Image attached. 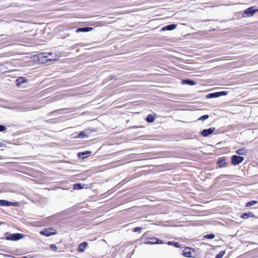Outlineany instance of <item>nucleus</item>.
I'll use <instances>...</instances> for the list:
<instances>
[{
  "label": "nucleus",
  "instance_id": "f257e3e1",
  "mask_svg": "<svg viewBox=\"0 0 258 258\" xmlns=\"http://www.w3.org/2000/svg\"><path fill=\"white\" fill-rule=\"evenodd\" d=\"M19 27V38L24 39L25 42H28L32 40V38L37 34V32L34 30V25L25 22H19L17 24Z\"/></svg>",
  "mask_w": 258,
  "mask_h": 258
},
{
  "label": "nucleus",
  "instance_id": "f03ea898",
  "mask_svg": "<svg viewBox=\"0 0 258 258\" xmlns=\"http://www.w3.org/2000/svg\"><path fill=\"white\" fill-rule=\"evenodd\" d=\"M52 54V53H40L36 55H34L31 57L32 60L39 62L41 63H44L47 62L48 60H51L52 59L54 60L57 59L58 56L56 54L52 57V58H48L49 56Z\"/></svg>",
  "mask_w": 258,
  "mask_h": 258
},
{
  "label": "nucleus",
  "instance_id": "7ed1b4c3",
  "mask_svg": "<svg viewBox=\"0 0 258 258\" xmlns=\"http://www.w3.org/2000/svg\"><path fill=\"white\" fill-rule=\"evenodd\" d=\"M256 12H258V10H254L253 9V7L249 8L244 11L242 14V17L246 18L251 17Z\"/></svg>",
  "mask_w": 258,
  "mask_h": 258
},
{
  "label": "nucleus",
  "instance_id": "20e7f679",
  "mask_svg": "<svg viewBox=\"0 0 258 258\" xmlns=\"http://www.w3.org/2000/svg\"><path fill=\"white\" fill-rule=\"evenodd\" d=\"M244 160V158L243 157L237 156V155H233L231 157V163L233 165H236L241 163Z\"/></svg>",
  "mask_w": 258,
  "mask_h": 258
},
{
  "label": "nucleus",
  "instance_id": "39448f33",
  "mask_svg": "<svg viewBox=\"0 0 258 258\" xmlns=\"http://www.w3.org/2000/svg\"><path fill=\"white\" fill-rule=\"evenodd\" d=\"M28 80L24 77H19L17 78V87L22 86L23 87L27 86V82Z\"/></svg>",
  "mask_w": 258,
  "mask_h": 258
},
{
  "label": "nucleus",
  "instance_id": "423d86ee",
  "mask_svg": "<svg viewBox=\"0 0 258 258\" xmlns=\"http://www.w3.org/2000/svg\"><path fill=\"white\" fill-rule=\"evenodd\" d=\"M56 232L54 230L50 228V229H45L41 231H40V234L46 236H49L51 235H53L55 234Z\"/></svg>",
  "mask_w": 258,
  "mask_h": 258
},
{
  "label": "nucleus",
  "instance_id": "0eeeda50",
  "mask_svg": "<svg viewBox=\"0 0 258 258\" xmlns=\"http://www.w3.org/2000/svg\"><path fill=\"white\" fill-rule=\"evenodd\" d=\"M215 130L214 127H210L209 129H205L203 130L201 133V135L203 137H207L209 135L212 134Z\"/></svg>",
  "mask_w": 258,
  "mask_h": 258
},
{
  "label": "nucleus",
  "instance_id": "6e6552de",
  "mask_svg": "<svg viewBox=\"0 0 258 258\" xmlns=\"http://www.w3.org/2000/svg\"><path fill=\"white\" fill-rule=\"evenodd\" d=\"M88 246V243L86 242H83L79 245L78 250L80 252H84Z\"/></svg>",
  "mask_w": 258,
  "mask_h": 258
},
{
  "label": "nucleus",
  "instance_id": "1a4fd4ad",
  "mask_svg": "<svg viewBox=\"0 0 258 258\" xmlns=\"http://www.w3.org/2000/svg\"><path fill=\"white\" fill-rule=\"evenodd\" d=\"M217 163L220 167H225L226 164V159L224 158H220Z\"/></svg>",
  "mask_w": 258,
  "mask_h": 258
},
{
  "label": "nucleus",
  "instance_id": "9d476101",
  "mask_svg": "<svg viewBox=\"0 0 258 258\" xmlns=\"http://www.w3.org/2000/svg\"><path fill=\"white\" fill-rule=\"evenodd\" d=\"M15 203L10 202L6 200H0V206H10L12 205H15Z\"/></svg>",
  "mask_w": 258,
  "mask_h": 258
},
{
  "label": "nucleus",
  "instance_id": "9b49d317",
  "mask_svg": "<svg viewBox=\"0 0 258 258\" xmlns=\"http://www.w3.org/2000/svg\"><path fill=\"white\" fill-rule=\"evenodd\" d=\"M176 28V25L175 24H171L167 25L165 27H164L162 28V31L165 30H172Z\"/></svg>",
  "mask_w": 258,
  "mask_h": 258
},
{
  "label": "nucleus",
  "instance_id": "f8f14e48",
  "mask_svg": "<svg viewBox=\"0 0 258 258\" xmlns=\"http://www.w3.org/2000/svg\"><path fill=\"white\" fill-rule=\"evenodd\" d=\"M92 30H93V28H92V27L80 28H78L76 30V32L78 33L81 32H86L91 31Z\"/></svg>",
  "mask_w": 258,
  "mask_h": 258
},
{
  "label": "nucleus",
  "instance_id": "ddd939ff",
  "mask_svg": "<svg viewBox=\"0 0 258 258\" xmlns=\"http://www.w3.org/2000/svg\"><path fill=\"white\" fill-rule=\"evenodd\" d=\"M183 255L187 257H191V249L189 248H186L183 251Z\"/></svg>",
  "mask_w": 258,
  "mask_h": 258
},
{
  "label": "nucleus",
  "instance_id": "4468645a",
  "mask_svg": "<svg viewBox=\"0 0 258 258\" xmlns=\"http://www.w3.org/2000/svg\"><path fill=\"white\" fill-rule=\"evenodd\" d=\"M156 239L155 237L150 238L147 239L145 243L147 244H154L156 243Z\"/></svg>",
  "mask_w": 258,
  "mask_h": 258
},
{
  "label": "nucleus",
  "instance_id": "2eb2a0df",
  "mask_svg": "<svg viewBox=\"0 0 258 258\" xmlns=\"http://www.w3.org/2000/svg\"><path fill=\"white\" fill-rule=\"evenodd\" d=\"M182 84H187V85H191V86H194L196 84V83H195V82L194 81L189 80V79L183 80Z\"/></svg>",
  "mask_w": 258,
  "mask_h": 258
},
{
  "label": "nucleus",
  "instance_id": "dca6fc26",
  "mask_svg": "<svg viewBox=\"0 0 258 258\" xmlns=\"http://www.w3.org/2000/svg\"><path fill=\"white\" fill-rule=\"evenodd\" d=\"M91 153V152L90 151H86V152H84L79 153L78 155L79 157L84 158L87 157Z\"/></svg>",
  "mask_w": 258,
  "mask_h": 258
},
{
  "label": "nucleus",
  "instance_id": "f3484780",
  "mask_svg": "<svg viewBox=\"0 0 258 258\" xmlns=\"http://www.w3.org/2000/svg\"><path fill=\"white\" fill-rule=\"evenodd\" d=\"M155 119V115L153 114H149L146 118V121L148 122H153Z\"/></svg>",
  "mask_w": 258,
  "mask_h": 258
},
{
  "label": "nucleus",
  "instance_id": "a211bd4d",
  "mask_svg": "<svg viewBox=\"0 0 258 258\" xmlns=\"http://www.w3.org/2000/svg\"><path fill=\"white\" fill-rule=\"evenodd\" d=\"M247 153V151L244 148H241L236 151V153L238 155H245Z\"/></svg>",
  "mask_w": 258,
  "mask_h": 258
},
{
  "label": "nucleus",
  "instance_id": "6ab92c4d",
  "mask_svg": "<svg viewBox=\"0 0 258 258\" xmlns=\"http://www.w3.org/2000/svg\"><path fill=\"white\" fill-rule=\"evenodd\" d=\"M88 137V135H87L85 132H81L77 137H76V138H82V139H85Z\"/></svg>",
  "mask_w": 258,
  "mask_h": 258
},
{
  "label": "nucleus",
  "instance_id": "aec40b11",
  "mask_svg": "<svg viewBox=\"0 0 258 258\" xmlns=\"http://www.w3.org/2000/svg\"><path fill=\"white\" fill-rule=\"evenodd\" d=\"M254 216L253 214L252 213H245L241 215V218L243 219H246L248 217H253Z\"/></svg>",
  "mask_w": 258,
  "mask_h": 258
},
{
  "label": "nucleus",
  "instance_id": "412c9836",
  "mask_svg": "<svg viewBox=\"0 0 258 258\" xmlns=\"http://www.w3.org/2000/svg\"><path fill=\"white\" fill-rule=\"evenodd\" d=\"M216 93L217 94V95H218L217 97H220L221 96H226L228 94V92L226 91H221Z\"/></svg>",
  "mask_w": 258,
  "mask_h": 258
},
{
  "label": "nucleus",
  "instance_id": "4be33fe9",
  "mask_svg": "<svg viewBox=\"0 0 258 258\" xmlns=\"http://www.w3.org/2000/svg\"><path fill=\"white\" fill-rule=\"evenodd\" d=\"M217 94L216 93H210V94H208L207 95V98L209 99V98H217Z\"/></svg>",
  "mask_w": 258,
  "mask_h": 258
},
{
  "label": "nucleus",
  "instance_id": "5701e85b",
  "mask_svg": "<svg viewBox=\"0 0 258 258\" xmlns=\"http://www.w3.org/2000/svg\"><path fill=\"white\" fill-rule=\"evenodd\" d=\"M82 188V184L81 183H76L74 185V189H80Z\"/></svg>",
  "mask_w": 258,
  "mask_h": 258
},
{
  "label": "nucleus",
  "instance_id": "b1692460",
  "mask_svg": "<svg viewBox=\"0 0 258 258\" xmlns=\"http://www.w3.org/2000/svg\"><path fill=\"white\" fill-rule=\"evenodd\" d=\"M225 251H222L220 252L215 257V258H221L223 256V255L225 254Z\"/></svg>",
  "mask_w": 258,
  "mask_h": 258
},
{
  "label": "nucleus",
  "instance_id": "393cba45",
  "mask_svg": "<svg viewBox=\"0 0 258 258\" xmlns=\"http://www.w3.org/2000/svg\"><path fill=\"white\" fill-rule=\"evenodd\" d=\"M209 118V115H204L201 117H200L199 118V120H201V121H204L206 119H207L208 118Z\"/></svg>",
  "mask_w": 258,
  "mask_h": 258
},
{
  "label": "nucleus",
  "instance_id": "a878e982",
  "mask_svg": "<svg viewBox=\"0 0 258 258\" xmlns=\"http://www.w3.org/2000/svg\"><path fill=\"white\" fill-rule=\"evenodd\" d=\"M257 202L255 201H250V202H248L246 204V207H249V206H251L252 205H253L254 204H255Z\"/></svg>",
  "mask_w": 258,
  "mask_h": 258
},
{
  "label": "nucleus",
  "instance_id": "bb28decb",
  "mask_svg": "<svg viewBox=\"0 0 258 258\" xmlns=\"http://www.w3.org/2000/svg\"><path fill=\"white\" fill-rule=\"evenodd\" d=\"M215 237V235L213 234H208L205 236V237L208 239H213Z\"/></svg>",
  "mask_w": 258,
  "mask_h": 258
},
{
  "label": "nucleus",
  "instance_id": "cd10ccee",
  "mask_svg": "<svg viewBox=\"0 0 258 258\" xmlns=\"http://www.w3.org/2000/svg\"><path fill=\"white\" fill-rule=\"evenodd\" d=\"M8 239L12 240H16V234H14L11 237H8Z\"/></svg>",
  "mask_w": 258,
  "mask_h": 258
},
{
  "label": "nucleus",
  "instance_id": "c85d7f7f",
  "mask_svg": "<svg viewBox=\"0 0 258 258\" xmlns=\"http://www.w3.org/2000/svg\"><path fill=\"white\" fill-rule=\"evenodd\" d=\"M23 237H24L23 234L17 233V240L22 238Z\"/></svg>",
  "mask_w": 258,
  "mask_h": 258
},
{
  "label": "nucleus",
  "instance_id": "c756f323",
  "mask_svg": "<svg viewBox=\"0 0 258 258\" xmlns=\"http://www.w3.org/2000/svg\"><path fill=\"white\" fill-rule=\"evenodd\" d=\"M50 247L54 250L57 249V246L54 244H51Z\"/></svg>",
  "mask_w": 258,
  "mask_h": 258
},
{
  "label": "nucleus",
  "instance_id": "7c9ffc66",
  "mask_svg": "<svg viewBox=\"0 0 258 258\" xmlns=\"http://www.w3.org/2000/svg\"><path fill=\"white\" fill-rule=\"evenodd\" d=\"M6 130V127L4 125H0V132H3Z\"/></svg>",
  "mask_w": 258,
  "mask_h": 258
},
{
  "label": "nucleus",
  "instance_id": "2f4dec72",
  "mask_svg": "<svg viewBox=\"0 0 258 258\" xmlns=\"http://www.w3.org/2000/svg\"><path fill=\"white\" fill-rule=\"evenodd\" d=\"M163 243L162 240L160 239H157L156 240V243L155 244H162Z\"/></svg>",
  "mask_w": 258,
  "mask_h": 258
},
{
  "label": "nucleus",
  "instance_id": "473e14b6",
  "mask_svg": "<svg viewBox=\"0 0 258 258\" xmlns=\"http://www.w3.org/2000/svg\"><path fill=\"white\" fill-rule=\"evenodd\" d=\"M173 245L176 247H179V244L178 242H174Z\"/></svg>",
  "mask_w": 258,
  "mask_h": 258
},
{
  "label": "nucleus",
  "instance_id": "72a5a7b5",
  "mask_svg": "<svg viewBox=\"0 0 258 258\" xmlns=\"http://www.w3.org/2000/svg\"><path fill=\"white\" fill-rule=\"evenodd\" d=\"M141 230V228L140 227H136L134 229V231L139 232V231H140Z\"/></svg>",
  "mask_w": 258,
  "mask_h": 258
},
{
  "label": "nucleus",
  "instance_id": "f704fd0d",
  "mask_svg": "<svg viewBox=\"0 0 258 258\" xmlns=\"http://www.w3.org/2000/svg\"><path fill=\"white\" fill-rule=\"evenodd\" d=\"M6 147L5 145L2 142H0V148H4Z\"/></svg>",
  "mask_w": 258,
  "mask_h": 258
},
{
  "label": "nucleus",
  "instance_id": "c9c22d12",
  "mask_svg": "<svg viewBox=\"0 0 258 258\" xmlns=\"http://www.w3.org/2000/svg\"><path fill=\"white\" fill-rule=\"evenodd\" d=\"M167 244H168V245H172V244L173 245V242H171V241H168V243H167Z\"/></svg>",
  "mask_w": 258,
  "mask_h": 258
}]
</instances>
